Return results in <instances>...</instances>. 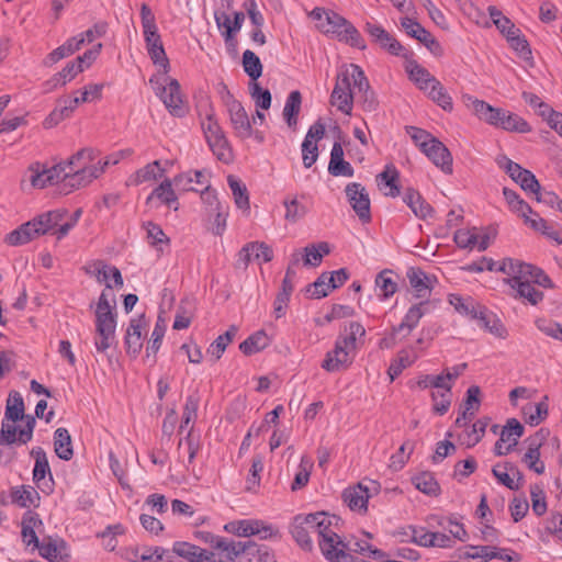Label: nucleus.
Wrapping results in <instances>:
<instances>
[{"label": "nucleus", "instance_id": "1", "mask_svg": "<svg viewBox=\"0 0 562 562\" xmlns=\"http://www.w3.org/2000/svg\"><path fill=\"white\" fill-rule=\"evenodd\" d=\"M311 16L317 21V29L325 34H330L358 49H366L367 45L360 32L340 14L334 11H327L322 8H315Z\"/></svg>", "mask_w": 562, "mask_h": 562}, {"label": "nucleus", "instance_id": "2", "mask_svg": "<svg viewBox=\"0 0 562 562\" xmlns=\"http://www.w3.org/2000/svg\"><path fill=\"white\" fill-rule=\"evenodd\" d=\"M99 151L86 147L74 154L66 162L68 170L69 191L82 188L91 183L103 173V167L95 165Z\"/></svg>", "mask_w": 562, "mask_h": 562}, {"label": "nucleus", "instance_id": "3", "mask_svg": "<svg viewBox=\"0 0 562 562\" xmlns=\"http://www.w3.org/2000/svg\"><path fill=\"white\" fill-rule=\"evenodd\" d=\"M334 519H336L335 516H329L326 513H315L304 517H295V522L306 527L312 535L317 537L321 551L327 560L331 559V555L344 543L333 529Z\"/></svg>", "mask_w": 562, "mask_h": 562}, {"label": "nucleus", "instance_id": "4", "mask_svg": "<svg viewBox=\"0 0 562 562\" xmlns=\"http://www.w3.org/2000/svg\"><path fill=\"white\" fill-rule=\"evenodd\" d=\"M498 271L507 276L504 282L510 288L525 281H533L535 284L551 289L553 283L542 269L520 261L518 259L505 258L498 265Z\"/></svg>", "mask_w": 562, "mask_h": 562}, {"label": "nucleus", "instance_id": "5", "mask_svg": "<svg viewBox=\"0 0 562 562\" xmlns=\"http://www.w3.org/2000/svg\"><path fill=\"white\" fill-rule=\"evenodd\" d=\"M36 420L34 416L26 417V425L19 430L12 424L1 423L0 430V465H8L16 458L15 445H25L32 440Z\"/></svg>", "mask_w": 562, "mask_h": 562}, {"label": "nucleus", "instance_id": "6", "mask_svg": "<svg viewBox=\"0 0 562 562\" xmlns=\"http://www.w3.org/2000/svg\"><path fill=\"white\" fill-rule=\"evenodd\" d=\"M57 216V213H42L9 233L4 241L10 246H20L42 235L53 234V229L58 223Z\"/></svg>", "mask_w": 562, "mask_h": 562}, {"label": "nucleus", "instance_id": "7", "mask_svg": "<svg viewBox=\"0 0 562 562\" xmlns=\"http://www.w3.org/2000/svg\"><path fill=\"white\" fill-rule=\"evenodd\" d=\"M201 127L213 154L218 160L228 164L232 160V149L212 109L201 119Z\"/></svg>", "mask_w": 562, "mask_h": 562}, {"label": "nucleus", "instance_id": "8", "mask_svg": "<svg viewBox=\"0 0 562 562\" xmlns=\"http://www.w3.org/2000/svg\"><path fill=\"white\" fill-rule=\"evenodd\" d=\"M417 387L425 390L434 387L437 391L431 392V400L434 402L432 411L438 415H445L452 402V384L446 382L443 374H424L416 381Z\"/></svg>", "mask_w": 562, "mask_h": 562}, {"label": "nucleus", "instance_id": "9", "mask_svg": "<svg viewBox=\"0 0 562 562\" xmlns=\"http://www.w3.org/2000/svg\"><path fill=\"white\" fill-rule=\"evenodd\" d=\"M351 74H353L352 64L339 71L330 95L331 105L348 115L351 114L355 99V92L351 89L353 86Z\"/></svg>", "mask_w": 562, "mask_h": 562}, {"label": "nucleus", "instance_id": "10", "mask_svg": "<svg viewBox=\"0 0 562 562\" xmlns=\"http://www.w3.org/2000/svg\"><path fill=\"white\" fill-rule=\"evenodd\" d=\"M355 98L363 111L372 112L378 106L374 92L371 90L368 78L360 66L352 64Z\"/></svg>", "mask_w": 562, "mask_h": 562}, {"label": "nucleus", "instance_id": "11", "mask_svg": "<svg viewBox=\"0 0 562 562\" xmlns=\"http://www.w3.org/2000/svg\"><path fill=\"white\" fill-rule=\"evenodd\" d=\"M497 162L524 191L532 193L541 189L539 181L530 170L522 168L507 157H503Z\"/></svg>", "mask_w": 562, "mask_h": 562}, {"label": "nucleus", "instance_id": "12", "mask_svg": "<svg viewBox=\"0 0 562 562\" xmlns=\"http://www.w3.org/2000/svg\"><path fill=\"white\" fill-rule=\"evenodd\" d=\"M225 529L236 533L239 537H250L260 535L261 539H268L279 536L278 529L270 525H265L261 520L244 519L236 522H231L225 526Z\"/></svg>", "mask_w": 562, "mask_h": 562}, {"label": "nucleus", "instance_id": "13", "mask_svg": "<svg viewBox=\"0 0 562 562\" xmlns=\"http://www.w3.org/2000/svg\"><path fill=\"white\" fill-rule=\"evenodd\" d=\"M348 201L359 216V218L368 223L371 220L370 199L366 188L358 182H351L345 189Z\"/></svg>", "mask_w": 562, "mask_h": 562}, {"label": "nucleus", "instance_id": "14", "mask_svg": "<svg viewBox=\"0 0 562 562\" xmlns=\"http://www.w3.org/2000/svg\"><path fill=\"white\" fill-rule=\"evenodd\" d=\"M159 97L171 115L182 117L187 113V106L180 93V85L176 79H169V82L158 88Z\"/></svg>", "mask_w": 562, "mask_h": 562}, {"label": "nucleus", "instance_id": "15", "mask_svg": "<svg viewBox=\"0 0 562 562\" xmlns=\"http://www.w3.org/2000/svg\"><path fill=\"white\" fill-rule=\"evenodd\" d=\"M364 31L372 37V41L381 48L387 50L394 56H403L405 47L381 25L366 23Z\"/></svg>", "mask_w": 562, "mask_h": 562}, {"label": "nucleus", "instance_id": "16", "mask_svg": "<svg viewBox=\"0 0 562 562\" xmlns=\"http://www.w3.org/2000/svg\"><path fill=\"white\" fill-rule=\"evenodd\" d=\"M273 251L266 243L250 241L247 243L238 252L237 267L246 269L252 259H262L265 262L271 261Z\"/></svg>", "mask_w": 562, "mask_h": 562}, {"label": "nucleus", "instance_id": "17", "mask_svg": "<svg viewBox=\"0 0 562 562\" xmlns=\"http://www.w3.org/2000/svg\"><path fill=\"white\" fill-rule=\"evenodd\" d=\"M401 25L407 35L424 44L431 53L441 52L439 42L417 21L405 16L401 19Z\"/></svg>", "mask_w": 562, "mask_h": 562}, {"label": "nucleus", "instance_id": "18", "mask_svg": "<svg viewBox=\"0 0 562 562\" xmlns=\"http://www.w3.org/2000/svg\"><path fill=\"white\" fill-rule=\"evenodd\" d=\"M246 541H233L223 537H217L213 549L214 562H232L244 557Z\"/></svg>", "mask_w": 562, "mask_h": 562}, {"label": "nucleus", "instance_id": "19", "mask_svg": "<svg viewBox=\"0 0 562 562\" xmlns=\"http://www.w3.org/2000/svg\"><path fill=\"white\" fill-rule=\"evenodd\" d=\"M344 503L353 512L366 513L368 510V502L372 496L371 488L363 483L349 486L342 492Z\"/></svg>", "mask_w": 562, "mask_h": 562}, {"label": "nucleus", "instance_id": "20", "mask_svg": "<svg viewBox=\"0 0 562 562\" xmlns=\"http://www.w3.org/2000/svg\"><path fill=\"white\" fill-rule=\"evenodd\" d=\"M140 19L147 52L153 48H159V46H162V41L158 33L155 15L146 3L140 5Z\"/></svg>", "mask_w": 562, "mask_h": 562}, {"label": "nucleus", "instance_id": "21", "mask_svg": "<svg viewBox=\"0 0 562 562\" xmlns=\"http://www.w3.org/2000/svg\"><path fill=\"white\" fill-rule=\"evenodd\" d=\"M234 133L240 139L252 136V127L248 114L240 102L233 103L226 108Z\"/></svg>", "mask_w": 562, "mask_h": 562}, {"label": "nucleus", "instance_id": "22", "mask_svg": "<svg viewBox=\"0 0 562 562\" xmlns=\"http://www.w3.org/2000/svg\"><path fill=\"white\" fill-rule=\"evenodd\" d=\"M172 552L188 562H214L213 551L187 541H176L172 544Z\"/></svg>", "mask_w": 562, "mask_h": 562}, {"label": "nucleus", "instance_id": "23", "mask_svg": "<svg viewBox=\"0 0 562 562\" xmlns=\"http://www.w3.org/2000/svg\"><path fill=\"white\" fill-rule=\"evenodd\" d=\"M108 293L103 290L95 307V329H115L116 314L114 306L110 304Z\"/></svg>", "mask_w": 562, "mask_h": 562}, {"label": "nucleus", "instance_id": "24", "mask_svg": "<svg viewBox=\"0 0 562 562\" xmlns=\"http://www.w3.org/2000/svg\"><path fill=\"white\" fill-rule=\"evenodd\" d=\"M146 325L144 315L130 321L125 335L126 352L132 357H136L143 347L142 328Z\"/></svg>", "mask_w": 562, "mask_h": 562}, {"label": "nucleus", "instance_id": "25", "mask_svg": "<svg viewBox=\"0 0 562 562\" xmlns=\"http://www.w3.org/2000/svg\"><path fill=\"white\" fill-rule=\"evenodd\" d=\"M443 172H452V156L449 149L437 138L423 151Z\"/></svg>", "mask_w": 562, "mask_h": 562}, {"label": "nucleus", "instance_id": "26", "mask_svg": "<svg viewBox=\"0 0 562 562\" xmlns=\"http://www.w3.org/2000/svg\"><path fill=\"white\" fill-rule=\"evenodd\" d=\"M492 473L499 484L506 486L509 490L517 491L521 486V472L509 463H506L504 467L501 464L494 465Z\"/></svg>", "mask_w": 562, "mask_h": 562}, {"label": "nucleus", "instance_id": "27", "mask_svg": "<svg viewBox=\"0 0 562 562\" xmlns=\"http://www.w3.org/2000/svg\"><path fill=\"white\" fill-rule=\"evenodd\" d=\"M472 102V108L474 111V114L482 121L486 122L487 124L498 127L501 126V122L503 120L504 115V109L501 108H494L487 102L479 99H472L469 98Z\"/></svg>", "mask_w": 562, "mask_h": 562}, {"label": "nucleus", "instance_id": "28", "mask_svg": "<svg viewBox=\"0 0 562 562\" xmlns=\"http://www.w3.org/2000/svg\"><path fill=\"white\" fill-rule=\"evenodd\" d=\"M403 201L418 218L427 220L434 213L431 205L427 203L422 194L413 188H407L405 190Z\"/></svg>", "mask_w": 562, "mask_h": 562}, {"label": "nucleus", "instance_id": "29", "mask_svg": "<svg viewBox=\"0 0 562 562\" xmlns=\"http://www.w3.org/2000/svg\"><path fill=\"white\" fill-rule=\"evenodd\" d=\"M24 401L20 392L11 391L7 398L4 418L2 422L8 424H14L19 420L26 423Z\"/></svg>", "mask_w": 562, "mask_h": 562}, {"label": "nucleus", "instance_id": "30", "mask_svg": "<svg viewBox=\"0 0 562 562\" xmlns=\"http://www.w3.org/2000/svg\"><path fill=\"white\" fill-rule=\"evenodd\" d=\"M419 355L416 351V347H409L406 349H402L398 351L395 359L392 360L387 374L391 381H394L404 369L411 367L417 359Z\"/></svg>", "mask_w": 562, "mask_h": 562}, {"label": "nucleus", "instance_id": "31", "mask_svg": "<svg viewBox=\"0 0 562 562\" xmlns=\"http://www.w3.org/2000/svg\"><path fill=\"white\" fill-rule=\"evenodd\" d=\"M549 397L544 395L538 403H528L521 408L524 420L530 426H537L549 415Z\"/></svg>", "mask_w": 562, "mask_h": 562}, {"label": "nucleus", "instance_id": "32", "mask_svg": "<svg viewBox=\"0 0 562 562\" xmlns=\"http://www.w3.org/2000/svg\"><path fill=\"white\" fill-rule=\"evenodd\" d=\"M348 363H350L349 350L342 347L341 342L336 341L334 350L326 353L322 368L328 372H335Z\"/></svg>", "mask_w": 562, "mask_h": 562}, {"label": "nucleus", "instance_id": "33", "mask_svg": "<svg viewBox=\"0 0 562 562\" xmlns=\"http://www.w3.org/2000/svg\"><path fill=\"white\" fill-rule=\"evenodd\" d=\"M241 562H274V555L269 547L247 540Z\"/></svg>", "mask_w": 562, "mask_h": 562}, {"label": "nucleus", "instance_id": "34", "mask_svg": "<svg viewBox=\"0 0 562 562\" xmlns=\"http://www.w3.org/2000/svg\"><path fill=\"white\" fill-rule=\"evenodd\" d=\"M47 213H57V224L55 229H53V235L57 236V239L64 238L69 231L77 224L78 220L81 216V209L76 210L68 220H66L68 212L65 210H53Z\"/></svg>", "mask_w": 562, "mask_h": 562}, {"label": "nucleus", "instance_id": "35", "mask_svg": "<svg viewBox=\"0 0 562 562\" xmlns=\"http://www.w3.org/2000/svg\"><path fill=\"white\" fill-rule=\"evenodd\" d=\"M55 453L61 460L68 461L74 456L72 442L69 431L66 428H57L54 432Z\"/></svg>", "mask_w": 562, "mask_h": 562}, {"label": "nucleus", "instance_id": "36", "mask_svg": "<svg viewBox=\"0 0 562 562\" xmlns=\"http://www.w3.org/2000/svg\"><path fill=\"white\" fill-rule=\"evenodd\" d=\"M533 281H525L512 288L510 295L515 299L525 300L531 305H537L543 300V292L532 285Z\"/></svg>", "mask_w": 562, "mask_h": 562}, {"label": "nucleus", "instance_id": "37", "mask_svg": "<svg viewBox=\"0 0 562 562\" xmlns=\"http://www.w3.org/2000/svg\"><path fill=\"white\" fill-rule=\"evenodd\" d=\"M270 344V338L265 330H258L239 345V350L245 356H250L263 350Z\"/></svg>", "mask_w": 562, "mask_h": 562}, {"label": "nucleus", "instance_id": "38", "mask_svg": "<svg viewBox=\"0 0 562 562\" xmlns=\"http://www.w3.org/2000/svg\"><path fill=\"white\" fill-rule=\"evenodd\" d=\"M302 104V95L301 92L294 90L290 92L286 98L284 108H283V117L289 127H294L297 124V115L301 111Z\"/></svg>", "mask_w": 562, "mask_h": 562}, {"label": "nucleus", "instance_id": "39", "mask_svg": "<svg viewBox=\"0 0 562 562\" xmlns=\"http://www.w3.org/2000/svg\"><path fill=\"white\" fill-rule=\"evenodd\" d=\"M302 258L304 266L317 267L321 265L323 257L330 252L328 243L321 241L317 244H310L304 249Z\"/></svg>", "mask_w": 562, "mask_h": 562}, {"label": "nucleus", "instance_id": "40", "mask_svg": "<svg viewBox=\"0 0 562 562\" xmlns=\"http://www.w3.org/2000/svg\"><path fill=\"white\" fill-rule=\"evenodd\" d=\"M491 422L490 417H482L472 424L471 429H467L462 435V443L468 448L474 447L483 438L486 427Z\"/></svg>", "mask_w": 562, "mask_h": 562}, {"label": "nucleus", "instance_id": "41", "mask_svg": "<svg viewBox=\"0 0 562 562\" xmlns=\"http://www.w3.org/2000/svg\"><path fill=\"white\" fill-rule=\"evenodd\" d=\"M407 278L418 297H425L430 292V278L423 270L411 268L407 271Z\"/></svg>", "mask_w": 562, "mask_h": 562}, {"label": "nucleus", "instance_id": "42", "mask_svg": "<svg viewBox=\"0 0 562 562\" xmlns=\"http://www.w3.org/2000/svg\"><path fill=\"white\" fill-rule=\"evenodd\" d=\"M412 483L418 491L426 495L438 496L440 493V486L430 472H422L413 476Z\"/></svg>", "mask_w": 562, "mask_h": 562}, {"label": "nucleus", "instance_id": "43", "mask_svg": "<svg viewBox=\"0 0 562 562\" xmlns=\"http://www.w3.org/2000/svg\"><path fill=\"white\" fill-rule=\"evenodd\" d=\"M398 177V171L394 166H386L385 170L378 176V184H385L389 188V191L384 193L386 196L396 198L401 194Z\"/></svg>", "mask_w": 562, "mask_h": 562}, {"label": "nucleus", "instance_id": "44", "mask_svg": "<svg viewBox=\"0 0 562 562\" xmlns=\"http://www.w3.org/2000/svg\"><path fill=\"white\" fill-rule=\"evenodd\" d=\"M11 501L21 507H29L40 501V495L36 490L30 485H22L12 488Z\"/></svg>", "mask_w": 562, "mask_h": 562}, {"label": "nucleus", "instance_id": "45", "mask_svg": "<svg viewBox=\"0 0 562 562\" xmlns=\"http://www.w3.org/2000/svg\"><path fill=\"white\" fill-rule=\"evenodd\" d=\"M499 128L507 131V132H514V133H529L531 131V127L529 123L524 120L521 116H519L516 113H512L509 111H504L503 120L501 122Z\"/></svg>", "mask_w": 562, "mask_h": 562}, {"label": "nucleus", "instance_id": "46", "mask_svg": "<svg viewBox=\"0 0 562 562\" xmlns=\"http://www.w3.org/2000/svg\"><path fill=\"white\" fill-rule=\"evenodd\" d=\"M427 93L428 97L439 106H441L445 111H452V99L439 80H432V85L429 86Z\"/></svg>", "mask_w": 562, "mask_h": 562}, {"label": "nucleus", "instance_id": "47", "mask_svg": "<svg viewBox=\"0 0 562 562\" xmlns=\"http://www.w3.org/2000/svg\"><path fill=\"white\" fill-rule=\"evenodd\" d=\"M503 194L510 210L522 216L525 218V223L527 224V218H530L528 214L533 213L531 206L522 199H520L519 195L512 189L504 188Z\"/></svg>", "mask_w": 562, "mask_h": 562}, {"label": "nucleus", "instance_id": "48", "mask_svg": "<svg viewBox=\"0 0 562 562\" xmlns=\"http://www.w3.org/2000/svg\"><path fill=\"white\" fill-rule=\"evenodd\" d=\"M31 456L35 459V465L33 469V480L35 483L44 480L46 474L52 479L50 468L45 451L41 447L33 448Z\"/></svg>", "mask_w": 562, "mask_h": 562}, {"label": "nucleus", "instance_id": "49", "mask_svg": "<svg viewBox=\"0 0 562 562\" xmlns=\"http://www.w3.org/2000/svg\"><path fill=\"white\" fill-rule=\"evenodd\" d=\"M227 183L232 190L236 205L239 209L248 210L250 204L246 186L233 175L227 177Z\"/></svg>", "mask_w": 562, "mask_h": 562}, {"label": "nucleus", "instance_id": "50", "mask_svg": "<svg viewBox=\"0 0 562 562\" xmlns=\"http://www.w3.org/2000/svg\"><path fill=\"white\" fill-rule=\"evenodd\" d=\"M238 331L235 325H232L223 335H220L210 346L207 352L218 360L225 351L228 344L234 339Z\"/></svg>", "mask_w": 562, "mask_h": 562}, {"label": "nucleus", "instance_id": "51", "mask_svg": "<svg viewBox=\"0 0 562 562\" xmlns=\"http://www.w3.org/2000/svg\"><path fill=\"white\" fill-rule=\"evenodd\" d=\"M162 173L164 169L160 167L159 160H155L150 164H147L145 167L138 169L135 172L132 181L134 184L154 181L157 178L161 177Z\"/></svg>", "mask_w": 562, "mask_h": 562}, {"label": "nucleus", "instance_id": "52", "mask_svg": "<svg viewBox=\"0 0 562 562\" xmlns=\"http://www.w3.org/2000/svg\"><path fill=\"white\" fill-rule=\"evenodd\" d=\"M488 13L495 26L499 30V32L503 35L506 36V38L519 32V29H517L515 24L507 16H505L502 13V11H499L497 8L490 7Z\"/></svg>", "mask_w": 562, "mask_h": 562}, {"label": "nucleus", "instance_id": "53", "mask_svg": "<svg viewBox=\"0 0 562 562\" xmlns=\"http://www.w3.org/2000/svg\"><path fill=\"white\" fill-rule=\"evenodd\" d=\"M392 274V270L385 269L378 273L375 278V285L384 300L391 297L397 291V283Z\"/></svg>", "mask_w": 562, "mask_h": 562}, {"label": "nucleus", "instance_id": "54", "mask_svg": "<svg viewBox=\"0 0 562 562\" xmlns=\"http://www.w3.org/2000/svg\"><path fill=\"white\" fill-rule=\"evenodd\" d=\"M172 183L169 179L164 180L147 198L146 203H149L154 198L159 199L164 204L172 206L177 203V195L172 189Z\"/></svg>", "mask_w": 562, "mask_h": 562}, {"label": "nucleus", "instance_id": "55", "mask_svg": "<svg viewBox=\"0 0 562 562\" xmlns=\"http://www.w3.org/2000/svg\"><path fill=\"white\" fill-rule=\"evenodd\" d=\"M524 426L516 418L507 419L499 434L501 442L512 441L509 445L515 447L518 443V439L524 435Z\"/></svg>", "mask_w": 562, "mask_h": 562}, {"label": "nucleus", "instance_id": "56", "mask_svg": "<svg viewBox=\"0 0 562 562\" xmlns=\"http://www.w3.org/2000/svg\"><path fill=\"white\" fill-rule=\"evenodd\" d=\"M243 67L252 82H256L262 75V64L259 57L250 49H246L243 54Z\"/></svg>", "mask_w": 562, "mask_h": 562}, {"label": "nucleus", "instance_id": "57", "mask_svg": "<svg viewBox=\"0 0 562 562\" xmlns=\"http://www.w3.org/2000/svg\"><path fill=\"white\" fill-rule=\"evenodd\" d=\"M346 335L337 339L341 342L342 347L348 350L356 349L357 338H362L366 335L364 327L358 322H351L348 327L345 328Z\"/></svg>", "mask_w": 562, "mask_h": 562}, {"label": "nucleus", "instance_id": "58", "mask_svg": "<svg viewBox=\"0 0 562 562\" xmlns=\"http://www.w3.org/2000/svg\"><path fill=\"white\" fill-rule=\"evenodd\" d=\"M249 93L257 109L268 110L271 106L272 98L270 91L263 89L258 82L249 83Z\"/></svg>", "mask_w": 562, "mask_h": 562}, {"label": "nucleus", "instance_id": "59", "mask_svg": "<svg viewBox=\"0 0 562 562\" xmlns=\"http://www.w3.org/2000/svg\"><path fill=\"white\" fill-rule=\"evenodd\" d=\"M45 175H46V180H49L50 184L61 182L64 190H67L68 192H70L69 191V181H68L69 173H68L66 165H64L63 162H59L50 168L45 167Z\"/></svg>", "mask_w": 562, "mask_h": 562}, {"label": "nucleus", "instance_id": "60", "mask_svg": "<svg viewBox=\"0 0 562 562\" xmlns=\"http://www.w3.org/2000/svg\"><path fill=\"white\" fill-rule=\"evenodd\" d=\"M26 176L31 188L43 189L50 184L49 180H46L45 166L40 162L32 164L26 171Z\"/></svg>", "mask_w": 562, "mask_h": 562}, {"label": "nucleus", "instance_id": "61", "mask_svg": "<svg viewBox=\"0 0 562 562\" xmlns=\"http://www.w3.org/2000/svg\"><path fill=\"white\" fill-rule=\"evenodd\" d=\"M312 467H313V462L311 461V459L303 456L301 458L299 471L295 474L294 480L291 485L292 491H297V490L304 487L308 483Z\"/></svg>", "mask_w": 562, "mask_h": 562}, {"label": "nucleus", "instance_id": "62", "mask_svg": "<svg viewBox=\"0 0 562 562\" xmlns=\"http://www.w3.org/2000/svg\"><path fill=\"white\" fill-rule=\"evenodd\" d=\"M283 204L285 207L284 218L288 222L296 223L297 221L303 218L307 213V209L305 207V205L300 203L296 198L285 199Z\"/></svg>", "mask_w": 562, "mask_h": 562}, {"label": "nucleus", "instance_id": "63", "mask_svg": "<svg viewBox=\"0 0 562 562\" xmlns=\"http://www.w3.org/2000/svg\"><path fill=\"white\" fill-rule=\"evenodd\" d=\"M409 78L424 91L428 90L429 86L432 85V80H437L426 68L417 64L411 67Z\"/></svg>", "mask_w": 562, "mask_h": 562}, {"label": "nucleus", "instance_id": "64", "mask_svg": "<svg viewBox=\"0 0 562 562\" xmlns=\"http://www.w3.org/2000/svg\"><path fill=\"white\" fill-rule=\"evenodd\" d=\"M172 554L165 548H146L139 557V562H172Z\"/></svg>", "mask_w": 562, "mask_h": 562}]
</instances>
